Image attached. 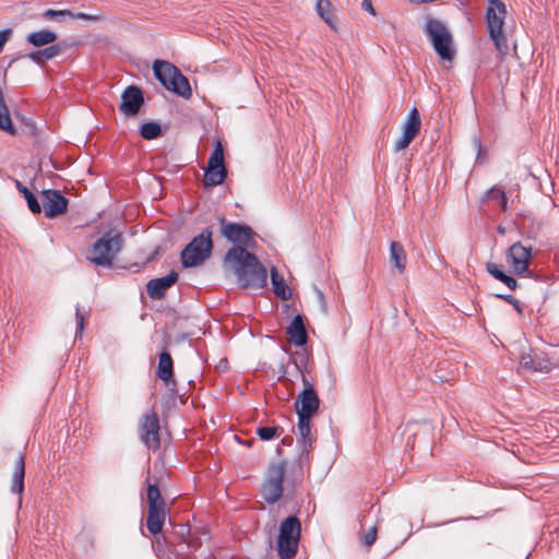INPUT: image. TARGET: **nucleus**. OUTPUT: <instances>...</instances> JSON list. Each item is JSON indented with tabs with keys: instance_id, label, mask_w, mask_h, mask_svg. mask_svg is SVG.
<instances>
[{
	"instance_id": "nucleus-1",
	"label": "nucleus",
	"mask_w": 559,
	"mask_h": 559,
	"mask_svg": "<svg viewBox=\"0 0 559 559\" xmlns=\"http://www.w3.org/2000/svg\"><path fill=\"white\" fill-rule=\"evenodd\" d=\"M224 267L235 274L242 287L262 288L266 285V269L254 254L242 247H233L227 251L224 258Z\"/></svg>"
},
{
	"instance_id": "nucleus-2",
	"label": "nucleus",
	"mask_w": 559,
	"mask_h": 559,
	"mask_svg": "<svg viewBox=\"0 0 559 559\" xmlns=\"http://www.w3.org/2000/svg\"><path fill=\"white\" fill-rule=\"evenodd\" d=\"M152 71L156 81L167 92L186 100L192 97V87L189 79L170 61L155 59L152 63Z\"/></svg>"
},
{
	"instance_id": "nucleus-3",
	"label": "nucleus",
	"mask_w": 559,
	"mask_h": 559,
	"mask_svg": "<svg viewBox=\"0 0 559 559\" xmlns=\"http://www.w3.org/2000/svg\"><path fill=\"white\" fill-rule=\"evenodd\" d=\"M423 31L438 58L442 61L452 62L456 56V48L448 25L442 20L427 15Z\"/></svg>"
},
{
	"instance_id": "nucleus-4",
	"label": "nucleus",
	"mask_w": 559,
	"mask_h": 559,
	"mask_svg": "<svg viewBox=\"0 0 559 559\" xmlns=\"http://www.w3.org/2000/svg\"><path fill=\"white\" fill-rule=\"evenodd\" d=\"M485 21L489 39L495 48L501 53L509 51L508 40L504 34V20L507 17V5L502 0H487Z\"/></svg>"
},
{
	"instance_id": "nucleus-5",
	"label": "nucleus",
	"mask_w": 559,
	"mask_h": 559,
	"mask_svg": "<svg viewBox=\"0 0 559 559\" xmlns=\"http://www.w3.org/2000/svg\"><path fill=\"white\" fill-rule=\"evenodd\" d=\"M121 248V234L117 230H110L94 243L90 250L88 260L97 265L108 267Z\"/></svg>"
},
{
	"instance_id": "nucleus-6",
	"label": "nucleus",
	"mask_w": 559,
	"mask_h": 559,
	"mask_svg": "<svg viewBox=\"0 0 559 559\" xmlns=\"http://www.w3.org/2000/svg\"><path fill=\"white\" fill-rule=\"evenodd\" d=\"M212 248L213 243L211 231L206 230L194 237L181 252L183 266L193 267L200 265L210 257Z\"/></svg>"
},
{
	"instance_id": "nucleus-7",
	"label": "nucleus",
	"mask_w": 559,
	"mask_h": 559,
	"mask_svg": "<svg viewBox=\"0 0 559 559\" xmlns=\"http://www.w3.org/2000/svg\"><path fill=\"white\" fill-rule=\"evenodd\" d=\"M300 537V523L297 518H287L280 527L277 540L278 555L283 559H289L295 556Z\"/></svg>"
},
{
	"instance_id": "nucleus-8",
	"label": "nucleus",
	"mask_w": 559,
	"mask_h": 559,
	"mask_svg": "<svg viewBox=\"0 0 559 559\" xmlns=\"http://www.w3.org/2000/svg\"><path fill=\"white\" fill-rule=\"evenodd\" d=\"M285 476V464L277 462L270 465L266 479L262 486L261 492L269 503L276 502L283 493V479Z\"/></svg>"
},
{
	"instance_id": "nucleus-9",
	"label": "nucleus",
	"mask_w": 559,
	"mask_h": 559,
	"mask_svg": "<svg viewBox=\"0 0 559 559\" xmlns=\"http://www.w3.org/2000/svg\"><path fill=\"white\" fill-rule=\"evenodd\" d=\"M226 174L222 142H216L204 171V185L207 187L218 186L224 181Z\"/></svg>"
},
{
	"instance_id": "nucleus-10",
	"label": "nucleus",
	"mask_w": 559,
	"mask_h": 559,
	"mask_svg": "<svg viewBox=\"0 0 559 559\" xmlns=\"http://www.w3.org/2000/svg\"><path fill=\"white\" fill-rule=\"evenodd\" d=\"M144 102L142 88L136 84H130L121 93L119 110L126 117H134L139 114Z\"/></svg>"
},
{
	"instance_id": "nucleus-11",
	"label": "nucleus",
	"mask_w": 559,
	"mask_h": 559,
	"mask_svg": "<svg viewBox=\"0 0 559 559\" xmlns=\"http://www.w3.org/2000/svg\"><path fill=\"white\" fill-rule=\"evenodd\" d=\"M531 251V247H525L521 242H515L508 249L506 260L513 273L523 275L528 271Z\"/></svg>"
},
{
	"instance_id": "nucleus-12",
	"label": "nucleus",
	"mask_w": 559,
	"mask_h": 559,
	"mask_svg": "<svg viewBox=\"0 0 559 559\" xmlns=\"http://www.w3.org/2000/svg\"><path fill=\"white\" fill-rule=\"evenodd\" d=\"M221 233L228 241L239 245L238 247L250 245L255 236L249 226L238 223L223 222Z\"/></svg>"
},
{
	"instance_id": "nucleus-13",
	"label": "nucleus",
	"mask_w": 559,
	"mask_h": 559,
	"mask_svg": "<svg viewBox=\"0 0 559 559\" xmlns=\"http://www.w3.org/2000/svg\"><path fill=\"white\" fill-rule=\"evenodd\" d=\"M159 423L154 413L145 414L141 423V439L151 449H158L159 447Z\"/></svg>"
},
{
	"instance_id": "nucleus-14",
	"label": "nucleus",
	"mask_w": 559,
	"mask_h": 559,
	"mask_svg": "<svg viewBox=\"0 0 559 559\" xmlns=\"http://www.w3.org/2000/svg\"><path fill=\"white\" fill-rule=\"evenodd\" d=\"M319 397L311 385L299 394L295 405L297 415L313 416L319 408Z\"/></svg>"
},
{
	"instance_id": "nucleus-15",
	"label": "nucleus",
	"mask_w": 559,
	"mask_h": 559,
	"mask_svg": "<svg viewBox=\"0 0 559 559\" xmlns=\"http://www.w3.org/2000/svg\"><path fill=\"white\" fill-rule=\"evenodd\" d=\"M68 200L59 192L48 190L43 193V207L47 217H55L67 210Z\"/></svg>"
},
{
	"instance_id": "nucleus-16",
	"label": "nucleus",
	"mask_w": 559,
	"mask_h": 559,
	"mask_svg": "<svg viewBox=\"0 0 559 559\" xmlns=\"http://www.w3.org/2000/svg\"><path fill=\"white\" fill-rule=\"evenodd\" d=\"M420 126V112L416 107H413L407 114L402 127V133L397 140H414L419 133Z\"/></svg>"
},
{
	"instance_id": "nucleus-17",
	"label": "nucleus",
	"mask_w": 559,
	"mask_h": 559,
	"mask_svg": "<svg viewBox=\"0 0 559 559\" xmlns=\"http://www.w3.org/2000/svg\"><path fill=\"white\" fill-rule=\"evenodd\" d=\"M178 278L176 272H170L168 275L155 278L148 282L147 293L152 298H160L165 292L173 285Z\"/></svg>"
},
{
	"instance_id": "nucleus-18",
	"label": "nucleus",
	"mask_w": 559,
	"mask_h": 559,
	"mask_svg": "<svg viewBox=\"0 0 559 559\" xmlns=\"http://www.w3.org/2000/svg\"><path fill=\"white\" fill-rule=\"evenodd\" d=\"M168 130L167 123L155 120H145L139 127V133L143 140H155L166 134Z\"/></svg>"
},
{
	"instance_id": "nucleus-19",
	"label": "nucleus",
	"mask_w": 559,
	"mask_h": 559,
	"mask_svg": "<svg viewBox=\"0 0 559 559\" xmlns=\"http://www.w3.org/2000/svg\"><path fill=\"white\" fill-rule=\"evenodd\" d=\"M287 335L288 340L296 346H302L306 344L308 336L304 319L300 314L296 316L287 326Z\"/></svg>"
},
{
	"instance_id": "nucleus-20",
	"label": "nucleus",
	"mask_w": 559,
	"mask_h": 559,
	"mask_svg": "<svg viewBox=\"0 0 559 559\" xmlns=\"http://www.w3.org/2000/svg\"><path fill=\"white\" fill-rule=\"evenodd\" d=\"M57 38V33L47 28H43L29 33L26 36V43L33 47L39 48L48 45H53Z\"/></svg>"
},
{
	"instance_id": "nucleus-21",
	"label": "nucleus",
	"mask_w": 559,
	"mask_h": 559,
	"mask_svg": "<svg viewBox=\"0 0 559 559\" xmlns=\"http://www.w3.org/2000/svg\"><path fill=\"white\" fill-rule=\"evenodd\" d=\"M165 518V506L148 508L147 530L154 535L159 533L163 528Z\"/></svg>"
},
{
	"instance_id": "nucleus-22",
	"label": "nucleus",
	"mask_w": 559,
	"mask_h": 559,
	"mask_svg": "<svg viewBox=\"0 0 559 559\" xmlns=\"http://www.w3.org/2000/svg\"><path fill=\"white\" fill-rule=\"evenodd\" d=\"M390 261L397 269L399 273H403L406 269V253L404 247L392 241L390 245Z\"/></svg>"
},
{
	"instance_id": "nucleus-23",
	"label": "nucleus",
	"mask_w": 559,
	"mask_h": 559,
	"mask_svg": "<svg viewBox=\"0 0 559 559\" xmlns=\"http://www.w3.org/2000/svg\"><path fill=\"white\" fill-rule=\"evenodd\" d=\"M271 282L273 292L278 298L288 300L292 297L290 288L285 284L283 276L278 274L276 267L271 269Z\"/></svg>"
},
{
	"instance_id": "nucleus-24",
	"label": "nucleus",
	"mask_w": 559,
	"mask_h": 559,
	"mask_svg": "<svg viewBox=\"0 0 559 559\" xmlns=\"http://www.w3.org/2000/svg\"><path fill=\"white\" fill-rule=\"evenodd\" d=\"M61 53L59 45H48V47L32 51L27 55L28 59L40 64L47 60H51Z\"/></svg>"
},
{
	"instance_id": "nucleus-25",
	"label": "nucleus",
	"mask_w": 559,
	"mask_h": 559,
	"mask_svg": "<svg viewBox=\"0 0 559 559\" xmlns=\"http://www.w3.org/2000/svg\"><path fill=\"white\" fill-rule=\"evenodd\" d=\"M24 460L22 457H17L14 462L13 472H12V485L11 490L16 493H22L24 489Z\"/></svg>"
},
{
	"instance_id": "nucleus-26",
	"label": "nucleus",
	"mask_w": 559,
	"mask_h": 559,
	"mask_svg": "<svg viewBox=\"0 0 559 559\" xmlns=\"http://www.w3.org/2000/svg\"><path fill=\"white\" fill-rule=\"evenodd\" d=\"M521 366L527 370L548 372L550 362L544 358L526 355L521 358Z\"/></svg>"
},
{
	"instance_id": "nucleus-27",
	"label": "nucleus",
	"mask_w": 559,
	"mask_h": 559,
	"mask_svg": "<svg viewBox=\"0 0 559 559\" xmlns=\"http://www.w3.org/2000/svg\"><path fill=\"white\" fill-rule=\"evenodd\" d=\"M157 377L168 383L173 377V359L167 352H163L159 356Z\"/></svg>"
},
{
	"instance_id": "nucleus-28",
	"label": "nucleus",
	"mask_w": 559,
	"mask_h": 559,
	"mask_svg": "<svg viewBox=\"0 0 559 559\" xmlns=\"http://www.w3.org/2000/svg\"><path fill=\"white\" fill-rule=\"evenodd\" d=\"M316 11L320 19L331 28L336 29L333 16H332V3L330 0H317Z\"/></svg>"
},
{
	"instance_id": "nucleus-29",
	"label": "nucleus",
	"mask_w": 559,
	"mask_h": 559,
	"mask_svg": "<svg viewBox=\"0 0 559 559\" xmlns=\"http://www.w3.org/2000/svg\"><path fill=\"white\" fill-rule=\"evenodd\" d=\"M16 188L24 195L27 201V205L33 213H39L41 211L40 204L35 195L19 180H15Z\"/></svg>"
},
{
	"instance_id": "nucleus-30",
	"label": "nucleus",
	"mask_w": 559,
	"mask_h": 559,
	"mask_svg": "<svg viewBox=\"0 0 559 559\" xmlns=\"http://www.w3.org/2000/svg\"><path fill=\"white\" fill-rule=\"evenodd\" d=\"M72 20L82 21V25H87L104 20V16L99 13H85L76 11L75 8L72 5Z\"/></svg>"
},
{
	"instance_id": "nucleus-31",
	"label": "nucleus",
	"mask_w": 559,
	"mask_h": 559,
	"mask_svg": "<svg viewBox=\"0 0 559 559\" xmlns=\"http://www.w3.org/2000/svg\"><path fill=\"white\" fill-rule=\"evenodd\" d=\"M147 501L148 508L165 506V502L160 497V492L155 485H150L147 488Z\"/></svg>"
},
{
	"instance_id": "nucleus-32",
	"label": "nucleus",
	"mask_w": 559,
	"mask_h": 559,
	"mask_svg": "<svg viewBox=\"0 0 559 559\" xmlns=\"http://www.w3.org/2000/svg\"><path fill=\"white\" fill-rule=\"evenodd\" d=\"M201 128L203 129V134L200 135L199 140H223V135L217 134L215 131V134H211L212 130V122L210 120L201 119L200 120Z\"/></svg>"
},
{
	"instance_id": "nucleus-33",
	"label": "nucleus",
	"mask_w": 559,
	"mask_h": 559,
	"mask_svg": "<svg viewBox=\"0 0 559 559\" xmlns=\"http://www.w3.org/2000/svg\"><path fill=\"white\" fill-rule=\"evenodd\" d=\"M280 432H282V429L278 427H260L257 430L258 436L264 441L276 438L280 436Z\"/></svg>"
},
{
	"instance_id": "nucleus-34",
	"label": "nucleus",
	"mask_w": 559,
	"mask_h": 559,
	"mask_svg": "<svg viewBox=\"0 0 559 559\" xmlns=\"http://www.w3.org/2000/svg\"><path fill=\"white\" fill-rule=\"evenodd\" d=\"M312 416H306V415H298V431L301 436V438L304 439V441H306V439L308 438L309 433H310V418Z\"/></svg>"
},
{
	"instance_id": "nucleus-35",
	"label": "nucleus",
	"mask_w": 559,
	"mask_h": 559,
	"mask_svg": "<svg viewBox=\"0 0 559 559\" xmlns=\"http://www.w3.org/2000/svg\"><path fill=\"white\" fill-rule=\"evenodd\" d=\"M70 16V11L68 10H52L48 9L43 13V17L46 20H61Z\"/></svg>"
},
{
	"instance_id": "nucleus-36",
	"label": "nucleus",
	"mask_w": 559,
	"mask_h": 559,
	"mask_svg": "<svg viewBox=\"0 0 559 559\" xmlns=\"http://www.w3.org/2000/svg\"><path fill=\"white\" fill-rule=\"evenodd\" d=\"M488 194H489V198H491V199H498L502 210H507V202L508 201H507V197H506L503 191L493 188V189H491L489 191Z\"/></svg>"
},
{
	"instance_id": "nucleus-37",
	"label": "nucleus",
	"mask_w": 559,
	"mask_h": 559,
	"mask_svg": "<svg viewBox=\"0 0 559 559\" xmlns=\"http://www.w3.org/2000/svg\"><path fill=\"white\" fill-rule=\"evenodd\" d=\"M377 538V528L374 526L370 527L362 537V542L367 546H371Z\"/></svg>"
},
{
	"instance_id": "nucleus-38",
	"label": "nucleus",
	"mask_w": 559,
	"mask_h": 559,
	"mask_svg": "<svg viewBox=\"0 0 559 559\" xmlns=\"http://www.w3.org/2000/svg\"><path fill=\"white\" fill-rule=\"evenodd\" d=\"M486 269L488 273L491 274L498 281H500L504 275V273L495 263H488Z\"/></svg>"
},
{
	"instance_id": "nucleus-39",
	"label": "nucleus",
	"mask_w": 559,
	"mask_h": 559,
	"mask_svg": "<svg viewBox=\"0 0 559 559\" xmlns=\"http://www.w3.org/2000/svg\"><path fill=\"white\" fill-rule=\"evenodd\" d=\"M11 36H12V29L11 28H7V29H3V31H0V53L2 52L5 44L11 38Z\"/></svg>"
},
{
	"instance_id": "nucleus-40",
	"label": "nucleus",
	"mask_w": 559,
	"mask_h": 559,
	"mask_svg": "<svg viewBox=\"0 0 559 559\" xmlns=\"http://www.w3.org/2000/svg\"><path fill=\"white\" fill-rule=\"evenodd\" d=\"M501 283H503L508 288L514 290L516 288V281L507 274L503 275V277L500 280Z\"/></svg>"
},
{
	"instance_id": "nucleus-41",
	"label": "nucleus",
	"mask_w": 559,
	"mask_h": 559,
	"mask_svg": "<svg viewBox=\"0 0 559 559\" xmlns=\"http://www.w3.org/2000/svg\"><path fill=\"white\" fill-rule=\"evenodd\" d=\"M361 9L366 12H368L371 15H376V10L372 5L371 0H362L361 1Z\"/></svg>"
},
{
	"instance_id": "nucleus-42",
	"label": "nucleus",
	"mask_w": 559,
	"mask_h": 559,
	"mask_svg": "<svg viewBox=\"0 0 559 559\" xmlns=\"http://www.w3.org/2000/svg\"><path fill=\"white\" fill-rule=\"evenodd\" d=\"M75 319H76V334H81V332H82V330L84 328V318L79 312V310L75 313Z\"/></svg>"
},
{
	"instance_id": "nucleus-43",
	"label": "nucleus",
	"mask_w": 559,
	"mask_h": 559,
	"mask_svg": "<svg viewBox=\"0 0 559 559\" xmlns=\"http://www.w3.org/2000/svg\"><path fill=\"white\" fill-rule=\"evenodd\" d=\"M408 144L409 142H396L394 150L395 152L403 151L407 147Z\"/></svg>"
},
{
	"instance_id": "nucleus-44",
	"label": "nucleus",
	"mask_w": 559,
	"mask_h": 559,
	"mask_svg": "<svg viewBox=\"0 0 559 559\" xmlns=\"http://www.w3.org/2000/svg\"><path fill=\"white\" fill-rule=\"evenodd\" d=\"M485 159V157L483 156V148L480 145H478V155H477V160L478 162H483Z\"/></svg>"
},
{
	"instance_id": "nucleus-45",
	"label": "nucleus",
	"mask_w": 559,
	"mask_h": 559,
	"mask_svg": "<svg viewBox=\"0 0 559 559\" xmlns=\"http://www.w3.org/2000/svg\"><path fill=\"white\" fill-rule=\"evenodd\" d=\"M503 298L509 302H516L512 296H504Z\"/></svg>"
},
{
	"instance_id": "nucleus-46",
	"label": "nucleus",
	"mask_w": 559,
	"mask_h": 559,
	"mask_svg": "<svg viewBox=\"0 0 559 559\" xmlns=\"http://www.w3.org/2000/svg\"><path fill=\"white\" fill-rule=\"evenodd\" d=\"M82 110H83V111H86L90 116H93V114H92V111H91V109H90V108H86V109L82 108Z\"/></svg>"
},
{
	"instance_id": "nucleus-47",
	"label": "nucleus",
	"mask_w": 559,
	"mask_h": 559,
	"mask_svg": "<svg viewBox=\"0 0 559 559\" xmlns=\"http://www.w3.org/2000/svg\"><path fill=\"white\" fill-rule=\"evenodd\" d=\"M91 138H92V132H88V133L86 134V136H85V140H86V141H90V140H91Z\"/></svg>"
},
{
	"instance_id": "nucleus-48",
	"label": "nucleus",
	"mask_w": 559,
	"mask_h": 559,
	"mask_svg": "<svg viewBox=\"0 0 559 559\" xmlns=\"http://www.w3.org/2000/svg\"><path fill=\"white\" fill-rule=\"evenodd\" d=\"M473 140H474V141H477V140H481V139H480L479 136H477V135H474V136H473Z\"/></svg>"
},
{
	"instance_id": "nucleus-49",
	"label": "nucleus",
	"mask_w": 559,
	"mask_h": 559,
	"mask_svg": "<svg viewBox=\"0 0 559 559\" xmlns=\"http://www.w3.org/2000/svg\"><path fill=\"white\" fill-rule=\"evenodd\" d=\"M76 44H80V41H74V40L72 39L71 45H72V46H74V45H76Z\"/></svg>"
},
{
	"instance_id": "nucleus-50",
	"label": "nucleus",
	"mask_w": 559,
	"mask_h": 559,
	"mask_svg": "<svg viewBox=\"0 0 559 559\" xmlns=\"http://www.w3.org/2000/svg\"><path fill=\"white\" fill-rule=\"evenodd\" d=\"M499 231H500L501 234H503V233H504V229H503V228H501V227H499Z\"/></svg>"
}]
</instances>
